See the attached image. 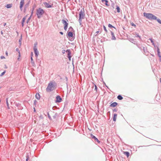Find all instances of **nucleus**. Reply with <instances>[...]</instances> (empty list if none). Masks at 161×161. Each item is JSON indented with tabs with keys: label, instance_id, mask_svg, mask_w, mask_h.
I'll use <instances>...</instances> for the list:
<instances>
[{
	"label": "nucleus",
	"instance_id": "obj_1",
	"mask_svg": "<svg viewBox=\"0 0 161 161\" xmlns=\"http://www.w3.org/2000/svg\"><path fill=\"white\" fill-rule=\"evenodd\" d=\"M56 86V84L55 83L49 82L46 88V91L48 92L53 91L55 89Z\"/></svg>",
	"mask_w": 161,
	"mask_h": 161
},
{
	"label": "nucleus",
	"instance_id": "obj_2",
	"mask_svg": "<svg viewBox=\"0 0 161 161\" xmlns=\"http://www.w3.org/2000/svg\"><path fill=\"white\" fill-rule=\"evenodd\" d=\"M144 16L149 20H153L157 19V17L151 13L144 12L143 13Z\"/></svg>",
	"mask_w": 161,
	"mask_h": 161
},
{
	"label": "nucleus",
	"instance_id": "obj_3",
	"mask_svg": "<svg viewBox=\"0 0 161 161\" xmlns=\"http://www.w3.org/2000/svg\"><path fill=\"white\" fill-rule=\"evenodd\" d=\"M45 11L41 8H38L36 10V14L38 19L42 17Z\"/></svg>",
	"mask_w": 161,
	"mask_h": 161
},
{
	"label": "nucleus",
	"instance_id": "obj_4",
	"mask_svg": "<svg viewBox=\"0 0 161 161\" xmlns=\"http://www.w3.org/2000/svg\"><path fill=\"white\" fill-rule=\"evenodd\" d=\"M37 42H36L34 44L33 47V50L34 51V53H35V55L36 58H37L38 57V55L39 54V53L37 50Z\"/></svg>",
	"mask_w": 161,
	"mask_h": 161
},
{
	"label": "nucleus",
	"instance_id": "obj_5",
	"mask_svg": "<svg viewBox=\"0 0 161 161\" xmlns=\"http://www.w3.org/2000/svg\"><path fill=\"white\" fill-rule=\"evenodd\" d=\"M62 22L64 25V30L65 31H66L67 28H68V23L67 22V21L65 20L64 19L62 20Z\"/></svg>",
	"mask_w": 161,
	"mask_h": 161
},
{
	"label": "nucleus",
	"instance_id": "obj_6",
	"mask_svg": "<svg viewBox=\"0 0 161 161\" xmlns=\"http://www.w3.org/2000/svg\"><path fill=\"white\" fill-rule=\"evenodd\" d=\"M66 52L67 53V57L69 61H70L71 57V53L69 49H67L66 51Z\"/></svg>",
	"mask_w": 161,
	"mask_h": 161
},
{
	"label": "nucleus",
	"instance_id": "obj_7",
	"mask_svg": "<svg viewBox=\"0 0 161 161\" xmlns=\"http://www.w3.org/2000/svg\"><path fill=\"white\" fill-rule=\"evenodd\" d=\"M79 18H80L82 19H84L85 14L83 12H82V10H81L79 12Z\"/></svg>",
	"mask_w": 161,
	"mask_h": 161
},
{
	"label": "nucleus",
	"instance_id": "obj_8",
	"mask_svg": "<svg viewBox=\"0 0 161 161\" xmlns=\"http://www.w3.org/2000/svg\"><path fill=\"white\" fill-rule=\"evenodd\" d=\"M91 137L92 139H94V141L95 142H97L98 143H100V141L98 139L92 134H91Z\"/></svg>",
	"mask_w": 161,
	"mask_h": 161
},
{
	"label": "nucleus",
	"instance_id": "obj_9",
	"mask_svg": "<svg viewBox=\"0 0 161 161\" xmlns=\"http://www.w3.org/2000/svg\"><path fill=\"white\" fill-rule=\"evenodd\" d=\"M43 4L46 8H50L53 7V4L51 5H49L48 3L47 2L44 3Z\"/></svg>",
	"mask_w": 161,
	"mask_h": 161
},
{
	"label": "nucleus",
	"instance_id": "obj_10",
	"mask_svg": "<svg viewBox=\"0 0 161 161\" xmlns=\"http://www.w3.org/2000/svg\"><path fill=\"white\" fill-rule=\"evenodd\" d=\"M25 0H21V1L20 3V8L21 11L22 10V7L24 4Z\"/></svg>",
	"mask_w": 161,
	"mask_h": 161
},
{
	"label": "nucleus",
	"instance_id": "obj_11",
	"mask_svg": "<svg viewBox=\"0 0 161 161\" xmlns=\"http://www.w3.org/2000/svg\"><path fill=\"white\" fill-rule=\"evenodd\" d=\"M56 102L59 103L62 100L60 96H57L56 97Z\"/></svg>",
	"mask_w": 161,
	"mask_h": 161
},
{
	"label": "nucleus",
	"instance_id": "obj_12",
	"mask_svg": "<svg viewBox=\"0 0 161 161\" xmlns=\"http://www.w3.org/2000/svg\"><path fill=\"white\" fill-rule=\"evenodd\" d=\"M111 35L112 36V40H115L116 38L114 36V33L111 31H110Z\"/></svg>",
	"mask_w": 161,
	"mask_h": 161
},
{
	"label": "nucleus",
	"instance_id": "obj_13",
	"mask_svg": "<svg viewBox=\"0 0 161 161\" xmlns=\"http://www.w3.org/2000/svg\"><path fill=\"white\" fill-rule=\"evenodd\" d=\"M117 104L118 103L116 102H114L111 104L110 105V107H114L117 105Z\"/></svg>",
	"mask_w": 161,
	"mask_h": 161
},
{
	"label": "nucleus",
	"instance_id": "obj_14",
	"mask_svg": "<svg viewBox=\"0 0 161 161\" xmlns=\"http://www.w3.org/2000/svg\"><path fill=\"white\" fill-rule=\"evenodd\" d=\"M102 2L104 3L107 6H109V5L108 4V1L107 0H101Z\"/></svg>",
	"mask_w": 161,
	"mask_h": 161
},
{
	"label": "nucleus",
	"instance_id": "obj_15",
	"mask_svg": "<svg viewBox=\"0 0 161 161\" xmlns=\"http://www.w3.org/2000/svg\"><path fill=\"white\" fill-rule=\"evenodd\" d=\"M68 36L70 37H72L73 36V34L72 32L71 31H68Z\"/></svg>",
	"mask_w": 161,
	"mask_h": 161
},
{
	"label": "nucleus",
	"instance_id": "obj_16",
	"mask_svg": "<svg viewBox=\"0 0 161 161\" xmlns=\"http://www.w3.org/2000/svg\"><path fill=\"white\" fill-rule=\"evenodd\" d=\"M157 54L158 56H161L160 54V50L158 47L157 46Z\"/></svg>",
	"mask_w": 161,
	"mask_h": 161
},
{
	"label": "nucleus",
	"instance_id": "obj_17",
	"mask_svg": "<svg viewBox=\"0 0 161 161\" xmlns=\"http://www.w3.org/2000/svg\"><path fill=\"white\" fill-rule=\"evenodd\" d=\"M117 117V114H114V116H113V120L114 122H115L116 120Z\"/></svg>",
	"mask_w": 161,
	"mask_h": 161
},
{
	"label": "nucleus",
	"instance_id": "obj_18",
	"mask_svg": "<svg viewBox=\"0 0 161 161\" xmlns=\"http://www.w3.org/2000/svg\"><path fill=\"white\" fill-rule=\"evenodd\" d=\"M31 63L32 64V65L33 66H35V64L33 61V59L32 58V56H31Z\"/></svg>",
	"mask_w": 161,
	"mask_h": 161
},
{
	"label": "nucleus",
	"instance_id": "obj_19",
	"mask_svg": "<svg viewBox=\"0 0 161 161\" xmlns=\"http://www.w3.org/2000/svg\"><path fill=\"white\" fill-rule=\"evenodd\" d=\"M36 97L37 99H40V94L38 93H36L35 96Z\"/></svg>",
	"mask_w": 161,
	"mask_h": 161
},
{
	"label": "nucleus",
	"instance_id": "obj_20",
	"mask_svg": "<svg viewBox=\"0 0 161 161\" xmlns=\"http://www.w3.org/2000/svg\"><path fill=\"white\" fill-rule=\"evenodd\" d=\"M16 51H17L18 53H19V57L20 56V51H19V49H18V48H17L16 49ZM19 58H18V59H19Z\"/></svg>",
	"mask_w": 161,
	"mask_h": 161
},
{
	"label": "nucleus",
	"instance_id": "obj_21",
	"mask_svg": "<svg viewBox=\"0 0 161 161\" xmlns=\"http://www.w3.org/2000/svg\"><path fill=\"white\" fill-rule=\"evenodd\" d=\"M124 154H125L127 156V157H128L129 156L130 153L129 152H124Z\"/></svg>",
	"mask_w": 161,
	"mask_h": 161
},
{
	"label": "nucleus",
	"instance_id": "obj_22",
	"mask_svg": "<svg viewBox=\"0 0 161 161\" xmlns=\"http://www.w3.org/2000/svg\"><path fill=\"white\" fill-rule=\"evenodd\" d=\"M32 14H33V12L32 11V13H31V16H30L29 18L28 19H27V21H26V23H28L29 22V21H30V19H31V15H32Z\"/></svg>",
	"mask_w": 161,
	"mask_h": 161
},
{
	"label": "nucleus",
	"instance_id": "obj_23",
	"mask_svg": "<svg viewBox=\"0 0 161 161\" xmlns=\"http://www.w3.org/2000/svg\"><path fill=\"white\" fill-rule=\"evenodd\" d=\"M117 98L119 100H121L123 99V97L121 95H119L117 97Z\"/></svg>",
	"mask_w": 161,
	"mask_h": 161
},
{
	"label": "nucleus",
	"instance_id": "obj_24",
	"mask_svg": "<svg viewBox=\"0 0 161 161\" xmlns=\"http://www.w3.org/2000/svg\"><path fill=\"white\" fill-rule=\"evenodd\" d=\"M108 27L109 28H114V29H115L116 30V29L115 27L114 26H113L111 24H109L108 25Z\"/></svg>",
	"mask_w": 161,
	"mask_h": 161
},
{
	"label": "nucleus",
	"instance_id": "obj_25",
	"mask_svg": "<svg viewBox=\"0 0 161 161\" xmlns=\"http://www.w3.org/2000/svg\"><path fill=\"white\" fill-rule=\"evenodd\" d=\"M6 104H7L8 108V109H9V104H8V98H7L6 99Z\"/></svg>",
	"mask_w": 161,
	"mask_h": 161
},
{
	"label": "nucleus",
	"instance_id": "obj_26",
	"mask_svg": "<svg viewBox=\"0 0 161 161\" xmlns=\"http://www.w3.org/2000/svg\"><path fill=\"white\" fill-rule=\"evenodd\" d=\"M12 6V4H8L6 5V7L7 8H11Z\"/></svg>",
	"mask_w": 161,
	"mask_h": 161
},
{
	"label": "nucleus",
	"instance_id": "obj_27",
	"mask_svg": "<svg viewBox=\"0 0 161 161\" xmlns=\"http://www.w3.org/2000/svg\"><path fill=\"white\" fill-rule=\"evenodd\" d=\"M82 19H81V18H79V19H78V21L79 22V23H80V25H82Z\"/></svg>",
	"mask_w": 161,
	"mask_h": 161
},
{
	"label": "nucleus",
	"instance_id": "obj_28",
	"mask_svg": "<svg viewBox=\"0 0 161 161\" xmlns=\"http://www.w3.org/2000/svg\"><path fill=\"white\" fill-rule=\"evenodd\" d=\"M116 9L118 13H119L120 12L119 7L118 6H116Z\"/></svg>",
	"mask_w": 161,
	"mask_h": 161
},
{
	"label": "nucleus",
	"instance_id": "obj_29",
	"mask_svg": "<svg viewBox=\"0 0 161 161\" xmlns=\"http://www.w3.org/2000/svg\"><path fill=\"white\" fill-rule=\"evenodd\" d=\"M26 18V16H25L22 19V22L24 23Z\"/></svg>",
	"mask_w": 161,
	"mask_h": 161
},
{
	"label": "nucleus",
	"instance_id": "obj_30",
	"mask_svg": "<svg viewBox=\"0 0 161 161\" xmlns=\"http://www.w3.org/2000/svg\"><path fill=\"white\" fill-rule=\"evenodd\" d=\"M135 36L136 37H139V40L141 39V36H139V35L138 34H136Z\"/></svg>",
	"mask_w": 161,
	"mask_h": 161
},
{
	"label": "nucleus",
	"instance_id": "obj_31",
	"mask_svg": "<svg viewBox=\"0 0 161 161\" xmlns=\"http://www.w3.org/2000/svg\"><path fill=\"white\" fill-rule=\"evenodd\" d=\"M99 32L100 33H101V31H96L95 33V36H97V34H98V33H99Z\"/></svg>",
	"mask_w": 161,
	"mask_h": 161
},
{
	"label": "nucleus",
	"instance_id": "obj_32",
	"mask_svg": "<svg viewBox=\"0 0 161 161\" xmlns=\"http://www.w3.org/2000/svg\"><path fill=\"white\" fill-rule=\"evenodd\" d=\"M156 20H157V21L160 24H161V20H160V19H157H157H156Z\"/></svg>",
	"mask_w": 161,
	"mask_h": 161
},
{
	"label": "nucleus",
	"instance_id": "obj_33",
	"mask_svg": "<svg viewBox=\"0 0 161 161\" xmlns=\"http://www.w3.org/2000/svg\"><path fill=\"white\" fill-rule=\"evenodd\" d=\"M103 29H104V30L105 31L106 33H107V32H108V31H107V30L106 29V27H105L104 25H103Z\"/></svg>",
	"mask_w": 161,
	"mask_h": 161
},
{
	"label": "nucleus",
	"instance_id": "obj_34",
	"mask_svg": "<svg viewBox=\"0 0 161 161\" xmlns=\"http://www.w3.org/2000/svg\"><path fill=\"white\" fill-rule=\"evenodd\" d=\"M149 40H150L151 43H153V44L155 46V45L154 44V42L152 38L149 39Z\"/></svg>",
	"mask_w": 161,
	"mask_h": 161
},
{
	"label": "nucleus",
	"instance_id": "obj_35",
	"mask_svg": "<svg viewBox=\"0 0 161 161\" xmlns=\"http://www.w3.org/2000/svg\"><path fill=\"white\" fill-rule=\"evenodd\" d=\"M26 161H28V159H29V156L28 155H27L26 156Z\"/></svg>",
	"mask_w": 161,
	"mask_h": 161
},
{
	"label": "nucleus",
	"instance_id": "obj_36",
	"mask_svg": "<svg viewBox=\"0 0 161 161\" xmlns=\"http://www.w3.org/2000/svg\"><path fill=\"white\" fill-rule=\"evenodd\" d=\"M130 24L132 26H134L135 27H136V25L133 23H131Z\"/></svg>",
	"mask_w": 161,
	"mask_h": 161
},
{
	"label": "nucleus",
	"instance_id": "obj_37",
	"mask_svg": "<svg viewBox=\"0 0 161 161\" xmlns=\"http://www.w3.org/2000/svg\"><path fill=\"white\" fill-rule=\"evenodd\" d=\"M5 71H4V72H2L1 74L0 75V76H2L4 74H5Z\"/></svg>",
	"mask_w": 161,
	"mask_h": 161
},
{
	"label": "nucleus",
	"instance_id": "obj_38",
	"mask_svg": "<svg viewBox=\"0 0 161 161\" xmlns=\"http://www.w3.org/2000/svg\"><path fill=\"white\" fill-rule=\"evenodd\" d=\"M94 86H95L94 90H96V91H97V86L95 84L94 85Z\"/></svg>",
	"mask_w": 161,
	"mask_h": 161
},
{
	"label": "nucleus",
	"instance_id": "obj_39",
	"mask_svg": "<svg viewBox=\"0 0 161 161\" xmlns=\"http://www.w3.org/2000/svg\"><path fill=\"white\" fill-rule=\"evenodd\" d=\"M138 47L140 48L141 50L142 49H144V47H140L139 46H138Z\"/></svg>",
	"mask_w": 161,
	"mask_h": 161
},
{
	"label": "nucleus",
	"instance_id": "obj_40",
	"mask_svg": "<svg viewBox=\"0 0 161 161\" xmlns=\"http://www.w3.org/2000/svg\"><path fill=\"white\" fill-rule=\"evenodd\" d=\"M117 111V109H116V108H114V109L113 110V112H116V111Z\"/></svg>",
	"mask_w": 161,
	"mask_h": 161
},
{
	"label": "nucleus",
	"instance_id": "obj_41",
	"mask_svg": "<svg viewBox=\"0 0 161 161\" xmlns=\"http://www.w3.org/2000/svg\"><path fill=\"white\" fill-rule=\"evenodd\" d=\"M48 118L50 119H51V116H50L49 115V113L48 114Z\"/></svg>",
	"mask_w": 161,
	"mask_h": 161
},
{
	"label": "nucleus",
	"instance_id": "obj_42",
	"mask_svg": "<svg viewBox=\"0 0 161 161\" xmlns=\"http://www.w3.org/2000/svg\"><path fill=\"white\" fill-rule=\"evenodd\" d=\"M65 52H66V51L64 50H63L62 51V53H63L64 54L65 53Z\"/></svg>",
	"mask_w": 161,
	"mask_h": 161
},
{
	"label": "nucleus",
	"instance_id": "obj_43",
	"mask_svg": "<svg viewBox=\"0 0 161 161\" xmlns=\"http://www.w3.org/2000/svg\"><path fill=\"white\" fill-rule=\"evenodd\" d=\"M69 29L71 30V31L73 30V28L71 26H70L69 27Z\"/></svg>",
	"mask_w": 161,
	"mask_h": 161
},
{
	"label": "nucleus",
	"instance_id": "obj_44",
	"mask_svg": "<svg viewBox=\"0 0 161 161\" xmlns=\"http://www.w3.org/2000/svg\"><path fill=\"white\" fill-rule=\"evenodd\" d=\"M19 45L20 46H21V40L20 39H19Z\"/></svg>",
	"mask_w": 161,
	"mask_h": 161
},
{
	"label": "nucleus",
	"instance_id": "obj_45",
	"mask_svg": "<svg viewBox=\"0 0 161 161\" xmlns=\"http://www.w3.org/2000/svg\"><path fill=\"white\" fill-rule=\"evenodd\" d=\"M159 58V61L161 62V56H158Z\"/></svg>",
	"mask_w": 161,
	"mask_h": 161
},
{
	"label": "nucleus",
	"instance_id": "obj_46",
	"mask_svg": "<svg viewBox=\"0 0 161 161\" xmlns=\"http://www.w3.org/2000/svg\"><path fill=\"white\" fill-rule=\"evenodd\" d=\"M59 33H60L61 34V35H63V33L62 32V31H60V32H59Z\"/></svg>",
	"mask_w": 161,
	"mask_h": 161
},
{
	"label": "nucleus",
	"instance_id": "obj_47",
	"mask_svg": "<svg viewBox=\"0 0 161 161\" xmlns=\"http://www.w3.org/2000/svg\"><path fill=\"white\" fill-rule=\"evenodd\" d=\"M5 58V57L3 56H1V59H3V58Z\"/></svg>",
	"mask_w": 161,
	"mask_h": 161
},
{
	"label": "nucleus",
	"instance_id": "obj_48",
	"mask_svg": "<svg viewBox=\"0 0 161 161\" xmlns=\"http://www.w3.org/2000/svg\"><path fill=\"white\" fill-rule=\"evenodd\" d=\"M24 25V23L22 22V26H23Z\"/></svg>",
	"mask_w": 161,
	"mask_h": 161
},
{
	"label": "nucleus",
	"instance_id": "obj_49",
	"mask_svg": "<svg viewBox=\"0 0 161 161\" xmlns=\"http://www.w3.org/2000/svg\"><path fill=\"white\" fill-rule=\"evenodd\" d=\"M5 54H6V55H7V56L8 55V53L7 52H6Z\"/></svg>",
	"mask_w": 161,
	"mask_h": 161
},
{
	"label": "nucleus",
	"instance_id": "obj_50",
	"mask_svg": "<svg viewBox=\"0 0 161 161\" xmlns=\"http://www.w3.org/2000/svg\"><path fill=\"white\" fill-rule=\"evenodd\" d=\"M1 34L2 35H3V31H1Z\"/></svg>",
	"mask_w": 161,
	"mask_h": 161
},
{
	"label": "nucleus",
	"instance_id": "obj_51",
	"mask_svg": "<svg viewBox=\"0 0 161 161\" xmlns=\"http://www.w3.org/2000/svg\"><path fill=\"white\" fill-rule=\"evenodd\" d=\"M6 25V23H4V26H5V25Z\"/></svg>",
	"mask_w": 161,
	"mask_h": 161
},
{
	"label": "nucleus",
	"instance_id": "obj_52",
	"mask_svg": "<svg viewBox=\"0 0 161 161\" xmlns=\"http://www.w3.org/2000/svg\"><path fill=\"white\" fill-rule=\"evenodd\" d=\"M74 38H73V39H71V40H70L71 41H72V40H74Z\"/></svg>",
	"mask_w": 161,
	"mask_h": 161
},
{
	"label": "nucleus",
	"instance_id": "obj_53",
	"mask_svg": "<svg viewBox=\"0 0 161 161\" xmlns=\"http://www.w3.org/2000/svg\"><path fill=\"white\" fill-rule=\"evenodd\" d=\"M131 41H134V40L133 39H131Z\"/></svg>",
	"mask_w": 161,
	"mask_h": 161
},
{
	"label": "nucleus",
	"instance_id": "obj_54",
	"mask_svg": "<svg viewBox=\"0 0 161 161\" xmlns=\"http://www.w3.org/2000/svg\"><path fill=\"white\" fill-rule=\"evenodd\" d=\"M32 55H33V53L32 52L31 53V56H32Z\"/></svg>",
	"mask_w": 161,
	"mask_h": 161
},
{
	"label": "nucleus",
	"instance_id": "obj_55",
	"mask_svg": "<svg viewBox=\"0 0 161 161\" xmlns=\"http://www.w3.org/2000/svg\"><path fill=\"white\" fill-rule=\"evenodd\" d=\"M160 81L161 83V78L160 79Z\"/></svg>",
	"mask_w": 161,
	"mask_h": 161
},
{
	"label": "nucleus",
	"instance_id": "obj_56",
	"mask_svg": "<svg viewBox=\"0 0 161 161\" xmlns=\"http://www.w3.org/2000/svg\"><path fill=\"white\" fill-rule=\"evenodd\" d=\"M105 85L108 88V86H107L106 85V84L105 83Z\"/></svg>",
	"mask_w": 161,
	"mask_h": 161
},
{
	"label": "nucleus",
	"instance_id": "obj_57",
	"mask_svg": "<svg viewBox=\"0 0 161 161\" xmlns=\"http://www.w3.org/2000/svg\"><path fill=\"white\" fill-rule=\"evenodd\" d=\"M36 102V100H35L34 101V104H35V102Z\"/></svg>",
	"mask_w": 161,
	"mask_h": 161
},
{
	"label": "nucleus",
	"instance_id": "obj_58",
	"mask_svg": "<svg viewBox=\"0 0 161 161\" xmlns=\"http://www.w3.org/2000/svg\"><path fill=\"white\" fill-rule=\"evenodd\" d=\"M34 111H35V108H34Z\"/></svg>",
	"mask_w": 161,
	"mask_h": 161
},
{
	"label": "nucleus",
	"instance_id": "obj_59",
	"mask_svg": "<svg viewBox=\"0 0 161 161\" xmlns=\"http://www.w3.org/2000/svg\"><path fill=\"white\" fill-rule=\"evenodd\" d=\"M152 55V56H154V55Z\"/></svg>",
	"mask_w": 161,
	"mask_h": 161
}]
</instances>
